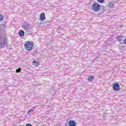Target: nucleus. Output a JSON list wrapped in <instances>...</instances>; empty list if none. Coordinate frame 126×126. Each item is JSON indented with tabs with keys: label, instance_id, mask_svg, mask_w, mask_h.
I'll return each mask as SVG.
<instances>
[{
	"label": "nucleus",
	"instance_id": "nucleus-8",
	"mask_svg": "<svg viewBox=\"0 0 126 126\" xmlns=\"http://www.w3.org/2000/svg\"><path fill=\"white\" fill-rule=\"evenodd\" d=\"M69 126H76V123H75V121L73 120H70L69 122Z\"/></svg>",
	"mask_w": 126,
	"mask_h": 126
},
{
	"label": "nucleus",
	"instance_id": "nucleus-15",
	"mask_svg": "<svg viewBox=\"0 0 126 126\" xmlns=\"http://www.w3.org/2000/svg\"><path fill=\"white\" fill-rule=\"evenodd\" d=\"M98 2L99 3H103L104 1H105V0H97Z\"/></svg>",
	"mask_w": 126,
	"mask_h": 126
},
{
	"label": "nucleus",
	"instance_id": "nucleus-1",
	"mask_svg": "<svg viewBox=\"0 0 126 126\" xmlns=\"http://www.w3.org/2000/svg\"><path fill=\"white\" fill-rule=\"evenodd\" d=\"M7 41L5 38V35L2 33H0V49H2L4 47H6Z\"/></svg>",
	"mask_w": 126,
	"mask_h": 126
},
{
	"label": "nucleus",
	"instance_id": "nucleus-21",
	"mask_svg": "<svg viewBox=\"0 0 126 126\" xmlns=\"http://www.w3.org/2000/svg\"><path fill=\"white\" fill-rule=\"evenodd\" d=\"M32 109V110H33V111H34V110H35V109H36V106L33 107Z\"/></svg>",
	"mask_w": 126,
	"mask_h": 126
},
{
	"label": "nucleus",
	"instance_id": "nucleus-14",
	"mask_svg": "<svg viewBox=\"0 0 126 126\" xmlns=\"http://www.w3.org/2000/svg\"><path fill=\"white\" fill-rule=\"evenodd\" d=\"M3 20V16L1 14H0V22Z\"/></svg>",
	"mask_w": 126,
	"mask_h": 126
},
{
	"label": "nucleus",
	"instance_id": "nucleus-5",
	"mask_svg": "<svg viewBox=\"0 0 126 126\" xmlns=\"http://www.w3.org/2000/svg\"><path fill=\"white\" fill-rule=\"evenodd\" d=\"M113 90L115 91H119L120 90V85L118 83H114L112 86Z\"/></svg>",
	"mask_w": 126,
	"mask_h": 126
},
{
	"label": "nucleus",
	"instance_id": "nucleus-20",
	"mask_svg": "<svg viewBox=\"0 0 126 126\" xmlns=\"http://www.w3.org/2000/svg\"><path fill=\"white\" fill-rule=\"evenodd\" d=\"M124 43L125 44V45H126V38L124 39Z\"/></svg>",
	"mask_w": 126,
	"mask_h": 126
},
{
	"label": "nucleus",
	"instance_id": "nucleus-12",
	"mask_svg": "<svg viewBox=\"0 0 126 126\" xmlns=\"http://www.w3.org/2000/svg\"><path fill=\"white\" fill-rule=\"evenodd\" d=\"M39 62H36V61H33L32 62V64L33 65H34V66H38L39 65Z\"/></svg>",
	"mask_w": 126,
	"mask_h": 126
},
{
	"label": "nucleus",
	"instance_id": "nucleus-7",
	"mask_svg": "<svg viewBox=\"0 0 126 126\" xmlns=\"http://www.w3.org/2000/svg\"><path fill=\"white\" fill-rule=\"evenodd\" d=\"M40 19L41 20V21H43V20H45L46 19V16L45 15V13H41L40 15Z\"/></svg>",
	"mask_w": 126,
	"mask_h": 126
},
{
	"label": "nucleus",
	"instance_id": "nucleus-10",
	"mask_svg": "<svg viewBox=\"0 0 126 126\" xmlns=\"http://www.w3.org/2000/svg\"><path fill=\"white\" fill-rule=\"evenodd\" d=\"M26 33L27 35H32V34H33L32 29H31V30H29V31H26Z\"/></svg>",
	"mask_w": 126,
	"mask_h": 126
},
{
	"label": "nucleus",
	"instance_id": "nucleus-11",
	"mask_svg": "<svg viewBox=\"0 0 126 126\" xmlns=\"http://www.w3.org/2000/svg\"><path fill=\"white\" fill-rule=\"evenodd\" d=\"M19 35L21 37H23L24 36V31L23 30H20L19 32Z\"/></svg>",
	"mask_w": 126,
	"mask_h": 126
},
{
	"label": "nucleus",
	"instance_id": "nucleus-17",
	"mask_svg": "<svg viewBox=\"0 0 126 126\" xmlns=\"http://www.w3.org/2000/svg\"><path fill=\"white\" fill-rule=\"evenodd\" d=\"M16 71L17 73H18V72H20V71H21V69H20V68H18L16 70Z\"/></svg>",
	"mask_w": 126,
	"mask_h": 126
},
{
	"label": "nucleus",
	"instance_id": "nucleus-18",
	"mask_svg": "<svg viewBox=\"0 0 126 126\" xmlns=\"http://www.w3.org/2000/svg\"><path fill=\"white\" fill-rule=\"evenodd\" d=\"M33 110L32 109H31L30 110H29L28 113H29V112H30V113H31V112H33Z\"/></svg>",
	"mask_w": 126,
	"mask_h": 126
},
{
	"label": "nucleus",
	"instance_id": "nucleus-2",
	"mask_svg": "<svg viewBox=\"0 0 126 126\" xmlns=\"http://www.w3.org/2000/svg\"><path fill=\"white\" fill-rule=\"evenodd\" d=\"M33 45V41H29L26 42L24 44L25 50H26V51H32Z\"/></svg>",
	"mask_w": 126,
	"mask_h": 126
},
{
	"label": "nucleus",
	"instance_id": "nucleus-16",
	"mask_svg": "<svg viewBox=\"0 0 126 126\" xmlns=\"http://www.w3.org/2000/svg\"><path fill=\"white\" fill-rule=\"evenodd\" d=\"M109 6H110V7H111L112 8H113L114 6V4H112V3H110Z\"/></svg>",
	"mask_w": 126,
	"mask_h": 126
},
{
	"label": "nucleus",
	"instance_id": "nucleus-4",
	"mask_svg": "<svg viewBox=\"0 0 126 126\" xmlns=\"http://www.w3.org/2000/svg\"><path fill=\"white\" fill-rule=\"evenodd\" d=\"M22 28L25 30V31H29V30H31V26H30V24L29 23H27L25 24L24 26H22Z\"/></svg>",
	"mask_w": 126,
	"mask_h": 126
},
{
	"label": "nucleus",
	"instance_id": "nucleus-6",
	"mask_svg": "<svg viewBox=\"0 0 126 126\" xmlns=\"http://www.w3.org/2000/svg\"><path fill=\"white\" fill-rule=\"evenodd\" d=\"M114 44V41H113V39L109 38L106 41H105V44L107 46H111Z\"/></svg>",
	"mask_w": 126,
	"mask_h": 126
},
{
	"label": "nucleus",
	"instance_id": "nucleus-3",
	"mask_svg": "<svg viewBox=\"0 0 126 126\" xmlns=\"http://www.w3.org/2000/svg\"><path fill=\"white\" fill-rule=\"evenodd\" d=\"M92 9L95 12H98V11H100V4H99L98 3L94 2L92 6Z\"/></svg>",
	"mask_w": 126,
	"mask_h": 126
},
{
	"label": "nucleus",
	"instance_id": "nucleus-19",
	"mask_svg": "<svg viewBox=\"0 0 126 126\" xmlns=\"http://www.w3.org/2000/svg\"><path fill=\"white\" fill-rule=\"evenodd\" d=\"M26 126H32V125H31V124H27L26 125Z\"/></svg>",
	"mask_w": 126,
	"mask_h": 126
},
{
	"label": "nucleus",
	"instance_id": "nucleus-9",
	"mask_svg": "<svg viewBox=\"0 0 126 126\" xmlns=\"http://www.w3.org/2000/svg\"><path fill=\"white\" fill-rule=\"evenodd\" d=\"M123 36L122 35H119L117 36V38H116V40L118 42H119L120 43H121V42H122V41H123Z\"/></svg>",
	"mask_w": 126,
	"mask_h": 126
},
{
	"label": "nucleus",
	"instance_id": "nucleus-13",
	"mask_svg": "<svg viewBox=\"0 0 126 126\" xmlns=\"http://www.w3.org/2000/svg\"><path fill=\"white\" fill-rule=\"evenodd\" d=\"M93 79H94V76H90L88 78V81H90V82H92V80H93Z\"/></svg>",
	"mask_w": 126,
	"mask_h": 126
}]
</instances>
